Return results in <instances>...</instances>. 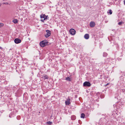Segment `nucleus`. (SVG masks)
Returning a JSON list of instances; mask_svg holds the SVG:
<instances>
[{"instance_id":"1","label":"nucleus","mask_w":125,"mask_h":125,"mask_svg":"<svg viewBox=\"0 0 125 125\" xmlns=\"http://www.w3.org/2000/svg\"><path fill=\"white\" fill-rule=\"evenodd\" d=\"M48 43V41L45 40L40 42V45L41 47H43L47 45Z\"/></svg>"},{"instance_id":"2","label":"nucleus","mask_w":125,"mask_h":125,"mask_svg":"<svg viewBox=\"0 0 125 125\" xmlns=\"http://www.w3.org/2000/svg\"><path fill=\"white\" fill-rule=\"evenodd\" d=\"M83 85L84 86L90 87L91 85V84L89 82L86 81L83 83Z\"/></svg>"},{"instance_id":"3","label":"nucleus","mask_w":125,"mask_h":125,"mask_svg":"<svg viewBox=\"0 0 125 125\" xmlns=\"http://www.w3.org/2000/svg\"><path fill=\"white\" fill-rule=\"evenodd\" d=\"M46 32L47 33L45 34V36L47 38L50 36L51 31L48 30H47L46 31Z\"/></svg>"},{"instance_id":"4","label":"nucleus","mask_w":125,"mask_h":125,"mask_svg":"<svg viewBox=\"0 0 125 125\" xmlns=\"http://www.w3.org/2000/svg\"><path fill=\"white\" fill-rule=\"evenodd\" d=\"M69 32L72 35H74L76 31L74 29H70L69 30Z\"/></svg>"},{"instance_id":"5","label":"nucleus","mask_w":125,"mask_h":125,"mask_svg":"<svg viewBox=\"0 0 125 125\" xmlns=\"http://www.w3.org/2000/svg\"><path fill=\"white\" fill-rule=\"evenodd\" d=\"M14 42L16 44L20 43L21 42V40L18 38H16L14 40Z\"/></svg>"},{"instance_id":"6","label":"nucleus","mask_w":125,"mask_h":125,"mask_svg":"<svg viewBox=\"0 0 125 125\" xmlns=\"http://www.w3.org/2000/svg\"><path fill=\"white\" fill-rule=\"evenodd\" d=\"M95 25V23L94 21H91L90 23V26L91 27H94Z\"/></svg>"},{"instance_id":"7","label":"nucleus","mask_w":125,"mask_h":125,"mask_svg":"<svg viewBox=\"0 0 125 125\" xmlns=\"http://www.w3.org/2000/svg\"><path fill=\"white\" fill-rule=\"evenodd\" d=\"M70 99L69 98H68L65 102V104H66L67 105H69V104H70Z\"/></svg>"},{"instance_id":"8","label":"nucleus","mask_w":125,"mask_h":125,"mask_svg":"<svg viewBox=\"0 0 125 125\" xmlns=\"http://www.w3.org/2000/svg\"><path fill=\"white\" fill-rule=\"evenodd\" d=\"M89 36L88 34H85L84 35V38L86 39H88L89 38Z\"/></svg>"},{"instance_id":"9","label":"nucleus","mask_w":125,"mask_h":125,"mask_svg":"<svg viewBox=\"0 0 125 125\" xmlns=\"http://www.w3.org/2000/svg\"><path fill=\"white\" fill-rule=\"evenodd\" d=\"M13 22L14 23L16 24L18 22V21L17 19H15L13 20Z\"/></svg>"},{"instance_id":"10","label":"nucleus","mask_w":125,"mask_h":125,"mask_svg":"<svg viewBox=\"0 0 125 125\" xmlns=\"http://www.w3.org/2000/svg\"><path fill=\"white\" fill-rule=\"evenodd\" d=\"M48 17V16H46L45 15V17L44 18V19H43V20L42 19L41 20V21L43 22H44V21L45 20H46L47 19V17Z\"/></svg>"},{"instance_id":"11","label":"nucleus","mask_w":125,"mask_h":125,"mask_svg":"<svg viewBox=\"0 0 125 125\" xmlns=\"http://www.w3.org/2000/svg\"><path fill=\"white\" fill-rule=\"evenodd\" d=\"M40 16L41 18H43L44 19V17H45V15L44 14L42 15H40Z\"/></svg>"},{"instance_id":"12","label":"nucleus","mask_w":125,"mask_h":125,"mask_svg":"<svg viewBox=\"0 0 125 125\" xmlns=\"http://www.w3.org/2000/svg\"><path fill=\"white\" fill-rule=\"evenodd\" d=\"M76 119V117L75 116H72L71 117V119L73 120H74Z\"/></svg>"},{"instance_id":"13","label":"nucleus","mask_w":125,"mask_h":125,"mask_svg":"<svg viewBox=\"0 0 125 125\" xmlns=\"http://www.w3.org/2000/svg\"><path fill=\"white\" fill-rule=\"evenodd\" d=\"M52 122L49 121L47 122L46 123L47 125H51L52 124Z\"/></svg>"},{"instance_id":"14","label":"nucleus","mask_w":125,"mask_h":125,"mask_svg":"<svg viewBox=\"0 0 125 125\" xmlns=\"http://www.w3.org/2000/svg\"><path fill=\"white\" fill-rule=\"evenodd\" d=\"M85 115L83 113H82L81 114V118H84L85 116Z\"/></svg>"},{"instance_id":"15","label":"nucleus","mask_w":125,"mask_h":125,"mask_svg":"<svg viewBox=\"0 0 125 125\" xmlns=\"http://www.w3.org/2000/svg\"><path fill=\"white\" fill-rule=\"evenodd\" d=\"M66 80H67L68 81H71V79L69 77H68L67 78L66 77Z\"/></svg>"},{"instance_id":"16","label":"nucleus","mask_w":125,"mask_h":125,"mask_svg":"<svg viewBox=\"0 0 125 125\" xmlns=\"http://www.w3.org/2000/svg\"><path fill=\"white\" fill-rule=\"evenodd\" d=\"M44 79L45 80V79H47L48 78V75H45L44 76Z\"/></svg>"},{"instance_id":"17","label":"nucleus","mask_w":125,"mask_h":125,"mask_svg":"<svg viewBox=\"0 0 125 125\" xmlns=\"http://www.w3.org/2000/svg\"><path fill=\"white\" fill-rule=\"evenodd\" d=\"M112 11L111 10H109V12L108 13H109L110 14H112Z\"/></svg>"},{"instance_id":"18","label":"nucleus","mask_w":125,"mask_h":125,"mask_svg":"<svg viewBox=\"0 0 125 125\" xmlns=\"http://www.w3.org/2000/svg\"><path fill=\"white\" fill-rule=\"evenodd\" d=\"M123 23V22H119L118 23V24L119 25H120L122 24Z\"/></svg>"},{"instance_id":"19","label":"nucleus","mask_w":125,"mask_h":125,"mask_svg":"<svg viewBox=\"0 0 125 125\" xmlns=\"http://www.w3.org/2000/svg\"><path fill=\"white\" fill-rule=\"evenodd\" d=\"M3 25V24L2 23H0V27H2Z\"/></svg>"},{"instance_id":"20","label":"nucleus","mask_w":125,"mask_h":125,"mask_svg":"<svg viewBox=\"0 0 125 125\" xmlns=\"http://www.w3.org/2000/svg\"><path fill=\"white\" fill-rule=\"evenodd\" d=\"M3 4L8 5L9 4V3L8 2H5L3 3Z\"/></svg>"},{"instance_id":"21","label":"nucleus","mask_w":125,"mask_h":125,"mask_svg":"<svg viewBox=\"0 0 125 125\" xmlns=\"http://www.w3.org/2000/svg\"><path fill=\"white\" fill-rule=\"evenodd\" d=\"M105 54V56H104V55H103V56H104V57H106V56H107V54H106V53H104V54Z\"/></svg>"},{"instance_id":"22","label":"nucleus","mask_w":125,"mask_h":125,"mask_svg":"<svg viewBox=\"0 0 125 125\" xmlns=\"http://www.w3.org/2000/svg\"><path fill=\"white\" fill-rule=\"evenodd\" d=\"M109 83H107L105 85V86H106L107 85H108L109 84Z\"/></svg>"},{"instance_id":"23","label":"nucleus","mask_w":125,"mask_h":125,"mask_svg":"<svg viewBox=\"0 0 125 125\" xmlns=\"http://www.w3.org/2000/svg\"><path fill=\"white\" fill-rule=\"evenodd\" d=\"M124 3L125 5V0H124Z\"/></svg>"},{"instance_id":"24","label":"nucleus","mask_w":125,"mask_h":125,"mask_svg":"<svg viewBox=\"0 0 125 125\" xmlns=\"http://www.w3.org/2000/svg\"><path fill=\"white\" fill-rule=\"evenodd\" d=\"M0 49H2V48L0 46Z\"/></svg>"},{"instance_id":"25","label":"nucleus","mask_w":125,"mask_h":125,"mask_svg":"<svg viewBox=\"0 0 125 125\" xmlns=\"http://www.w3.org/2000/svg\"><path fill=\"white\" fill-rule=\"evenodd\" d=\"M1 4H0V6H1Z\"/></svg>"}]
</instances>
